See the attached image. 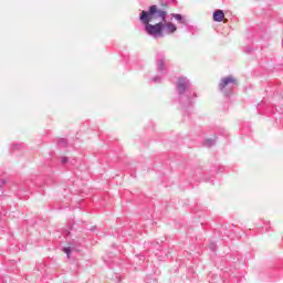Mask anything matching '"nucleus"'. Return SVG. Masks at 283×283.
<instances>
[{
    "mask_svg": "<svg viewBox=\"0 0 283 283\" xmlns=\"http://www.w3.org/2000/svg\"><path fill=\"white\" fill-rule=\"evenodd\" d=\"M167 4L163 8L154 4L149 7L148 11H142V23H165L167 22Z\"/></svg>",
    "mask_w": 283,
    "mask_h": 283,
    "instance_id": "nucleus-1",
    "label": "nucleus"
},
{
    "mask_svg": "<svg viewBox=\"0 0 283 283\" xmlns=\"http://www.w3.org/2000/svg\"><path fill=\"white\" fill-rule=\"evenodd\" d=\"M144 24H146L145 30L147 34L155 38L165 36V34H174L177 30L176 24L171 22H155V24L148 22Z\"/></svg>",
    "mask_w": 283,
    "mask_h": 283,
    "instance_id": "nucleus-2",
    "label": "nucleus"
},
{
    "mask_svg": "<svg viewBox=\"0 0 283 283\" xmlns=\"http://www.w3.org/2000/svg\"><path fill=\"white\" fill-rule=\"evenodd\" d=\"M189 87V82L185 77H180L177 83V91L179 94H185L187 92V88Z\"/></svg>",
    "mask_w": 283,
    "mask_h": 283,
    "instance_id": "nucleus-3",
    "label": "nucleus"
},
{
    "mask_svg": "<svg viewBox=\"0 0 283 283\" xmlns=\"http://www.w3.org/2000/svg\"><path fill=\"white\" fill-rule=\"evenodd\" d=\"M238 81L233 76H228L221 80L219 87L220 90H224L228 85H235Z\"/></svg>",
    "mask_w": 283,
    "mask_h": 283,
    "instance_id": "nucleus-4",
    "label": "nucleus"
},
{
    "mask_svg": "<svg viewBox=\"0 0 283 283\" xmlns=\"http://www.w3.org/2000/svg\"><path fill=\"white\" fill-rule=\"evenodd\" d=\"M213 21H217L220 23L221 21H224V11L223 10H217L213 13Z\"/></svg>",
    "mask_w": 283,
    "mask_h": 283,
    "instance_id": "nucleus-5",
    "label": "nucleus"
},
{
    "mask_svg": "<svg viewBox=\"0 0 283 283\" xmlns=\"http://www.w3.org/2000/svg\"><path fill=\"white\" fill-rule=\"evenodd\" d=\"M172 17H174V19H176L177 21H181V20H182V15H181V14L174 13Z\"/></svg>",
    "mask_w": 283,
    "mask_h": 283,
    "instance_id": "nucleus-6",
    "label": "nucleus"
},
{
    "mask_svg": "<svg viewBox=\"0 0 283 283\" xmlns=\"http://www.w3.org/2000/svg\"><path fill=\"white\" fill-rule=\"evenodd\" d=\"M70 251H71L70 248H64L63 249V252L66 253L67 258H70Z\"/></svg>",
    "mask_w": 283,
    "mask_h": 283,
    "instance_id": "nucleus-7",
    "label": "nucleus"
},
{
    "mask_svg": "<svg viewBox=\"0 0 283 283\" xmlns=\"http://www.w3.org/2000/svg\"><path fill=\"white\" fill-rule=\"evenodd\" d=\"M63 163H67V159H63Z\"/></svg>",
    "mask_w": 283,
    "mask_h": 283,
    "instance_id": "nucleus-8",
    "label": "nucleus"
}]
</instances>
